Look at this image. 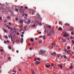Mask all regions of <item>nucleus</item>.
Segmentation results:
<instances>
[{"instance_id":"f257e3e1","label":"nucleus","mask_w":74,"mask_h":74,"mask_svg":"<svg viewBox=\"0 0 74 74\" xmlns=\"http://www.w3.org/2000/svg\"><path fill=\"white\" fill-rule=\"evenodd\" d=\"M56 45V43L55 42H53L52 44V45L55 46V47H58V45Z\"/></svg>"},{"instance_id":"f03ea898","label":"nucleus","mask_w":74,"mask_h":74,"mask_svg":"<svg viewBox=\"0 0 74 74\" xmlns=\"http://www.w3.org/2000/svg\"><path fill=\"white\" fill-rule=\"evenodd\" d=\"M35 23L34 24L32 25V27H35L36 26V25H36V23H38V21H35Z\"/></svg>"},{"instance_id":"7ed1b4c3","label":"nucleus","mask_w":74,"mask_h":74,"mask_svg":"<svg viewBox=\"0 0 74 74\" xmlns=\"http://www.w3.org/2000/svg\"><path fill=\"white\" fill-rule=\"evenodd\" d=\"M50 32L52 33V34L55 33V31L53 29H52L51 30L49 31Z\"/></svg>"},{"instance_id":"20e7f679","label":"nucleus","mask_w":74,"mask_h":74,"mask_svg":"<svg viewBox=\"0 0 74 74\" xmlns=\"http://www.w3.org/2000/svg\"><path fill=\"white\" fill-rule=\"evenodd\" d=\"M63 36L65 37H68V36H69V34H67L66 33H64V34L63 35Z\"/></svg>"},{"instance_id":"39448f33","label":"nucleus","mask_w":74,"mask_h":74,"mask_svg":"<svg viewBox=\"0 0 74 74\" xmlns=\"http://www.w3.org/2000/svg\"><path fill=\"white\" fill-rule=\"evenodd\" d=\"M41 43H42V41L41 40H39L38 42L37 43V44L40 45L41 44Z\"/></svg>"},{"instance_id":"423d86ee","label":"nucleus","mask_w":74,"mask_h":74,"mask_svg":"<svg viewBox=\"0 0 74 74\" xmlns=\"http://www.w3.org/2000/svg\"><path fill=\"white\" fill-rule=\"evenodd\" d=\"M44 51H43L42 50H40V54L42 55V54H43V53H44Z\"/></svg>"},{"instance_id":"0eeeda50","label":"nucleus","mask_w":74,"mask_h":74,"mask_svg":"<svg viewBox=\"0 0 74 74\" xmlns=\"http://www.w3.org/2000/svg\"><path fill=\"white\" fill-rule=\"evenodd\" d=\"M56 52H53V53H52L51 55H53V56H55L56 55Z\"/></svg>"},{"instance_id":"6e6552de","label":"nucleus","mask_w":74,"mask_h":74,"mask_svg":"<svg viewBox=\"0 0 74 74\" xmlns=\"http://www.w3.org/2000/svg\"><path fill=\"white\" fill-rule=\"evenodd\" d=\"M19 11H20V12H23V13H24V10H22V9L21 8L19 10Z\"/></svg>"},{"instance_id":"1a4fd4ad","label":"nucleus","mask_w":74,"mask_h":74,"mask_svg":"<svg viewBox=\"0 0 74 74\" xmlns=\"http://www.w3.org/2000/svg\"><path fill=\"white\" fill-rule=\"evenodd\" d=\"M20 23H21V24H22L23 23V21L22 20H20Z\"/></svg>"},{"instance_id":"9d476101","label":"nucleus","mask_w":74,"mask_h":74,"mask_svg":"<svg viewBox=\"0 0 74 74\" xmlns=\"http://www.w3.org/2000/svg\"><path fill=\"white\" fill-rule=\"evenodd\" d=\"M51 34H52V33L51 32H49L48 33V34H47V36H51Z\"/></svg>"},{"instance_id":"9b49d317","label":"nucleus","mask_w":74,"mask_h":74,"mask_svg":"<svg viewBox=\"0 0 74 74\" xmlns=\"http://www.w3.org/2000/svg\"><path fill=\"white\" fill-rule=\"evenodd\" d=\"M58 66H59V67L61 68V69H62V64H58Z\"/></svg>"},{"instance_id":"f8f14e48","label":"nucleus","mask_w":74,"mask_h":74,"mask_svg":"<svg viewBox=\"0 0 74 74\" xmlns=\"http://www.w3.org/2000/svg\"><path fill=\"white\" fill-rule=\"evenodd\" d=\"M8 36L9 38H11V39H12V34H10V35H9Z\"/></svg>"},{"instance_id":"ddd939ff","label":"nucleus","mask_w":74,"mask_h":74,"mask_svg":"<svg viewBox=\"0 0 74 74\" xmlns=\"http://www.w3.org/2000/svg\"><path fill=\"white\" fill-rule=\"evenodd\" d=\"M40 61H37V62H36V65H37L38 64H39L40 63Z\"/></svg>"},{"instance_id":"4468645a","label":"nucleus","mask_w":74,"mask_h":74,"mask_svg":"<svg viewBox=\"0 0 74 74\" xmlns=\"http://www.w3.org/2000/svg\"><path fill=\"white\" fill-rule=\"evenodd\" d=\"M64 25L65 26H66V25H67L68 26H70V24L68 23H66L64 24Z\"/></svg>"},{"instance_id":"2eb2a0df","label":"nucleus","mask_w":74,"mask_h":74,"mask_svg":"<svg viewBox=\"0 0 74 74\" xmlns=\"http://www.w3.org/2000/svg\"><path fill=\"white\" fill-rule=\"evenodd\" d=\"M30 20H29L28 22L27 23V24H30Z\"/></svg>"},{"instance_id":"dca6fc26","label":"nucleus","mask_w":74,"mask_h":74,"mask_svg":"<svg viewBox=\"0 0 74 74\" xmlns=\"http://www.w3.org/2000/svg\"><path fill=\"white\" fill-rule=\"evenodd\" d=\"M45 66L47 68H48V67H50L51 66V65H45Z\"/></svg>"},{"instance_id":"f3484780","label":"nucleus","mask_w":74,"mask_h":74,"mask_svg":"<svg viewBox=\"0 0 74 74\" xmlns=\"http://www.w3.org/2000/svg\"><path fill=\"white\" fill-rule=\"evenodd\" d=\"M23 38H21V43H22L23 42Z\"/></svg>"},{"instance_id":"a211bd4d","label":"nucleus","mask_w":74,"mask_h":74,"mask_svg":"<svg viewBox=\"0 0 74 74\" xmlns=\"http://www.w3.org/2000/svg\"><path fill=\"white\" fill-rule=\"evenodd\" d=\"M69 30V31H71V32H73V28H70Z\"/></svg>"},{"instance_id":"6ab92c4d","label":"nucleus","mask_w":74,"mask_h":74,"mask_svg":"<svg viewBox=\"0 0 74 74\" xmlns=\"http://www.w3.org/2000/svg\"><path fill=\"white\" fill-rule=\"evenodd\" d=\"M62 28L61 27H60L58 28V30H60V31H62Z\"/></svg>"},{"instance_id":"aec40b11","label":"nucleus","mask_w":74,"mask_h":74,"mask_svg":"<svg viewBox=\"0 0 74 74\" xmlns=\"http://www.w3.org/2000/svg\"><path fill=\"white\" fill-rule=\"evenodd\" d=\"M62 40H64L63 41V42H66V39H64L63 38H62Z\"/></svg>"},{"instance_id":"412c9836","label":"nucleus","mask_w":74,"mask_h":74,"mask_svg":"<svg viewBox=\"0 0 74 74\" xmlns=\"http://www.w3.org/2000/svg\"><path fill=\"white\" fill-rule=\"evenodd\" d=\"M8 48L9 49H11V46H8Z\"/></svg>"},{"instance_id":"4be33fe9","label":"nucleus","mask_w":74,"mask_h":74,"mask_svg":"<svg viewBox=\"0 0 74 74\" xmlns=\"http://www.w3.org/2000/svg\"><path fill=\"white\" fill-rule=\"evenodd\" d=\"M70 51L69 50L67 52V53H68V54H70Z\"/></svg>"},{"instance_id":"5701e85b","label":"nucleus","mask_w":74,"mask_h":74,"mask_svg":"<svg viewBox=\"0 0 74 74\" xmlns=\"http://www.w3.org/2000/svg\"><path fill=\"white\" fill-rule=\"evenodd\" d=\"M63 56H64V58H65V59H67V58L66 57V56L64 55Z\"/></svg>"},{"instance_id":"b1692460","label":"nucleus","mask_w":74,"mask_h":74,"mask_svg":"<svg viewBox=\"0 0 74 74\" xmlns=\"http://www.w3.org/2000/svg\"><path fill=\"white\" fill-rule=\"evenodd\" d=\"M32 74H35V72H34V70H32Z\"/></svg>"},{"instance_id":"393cba45","label":"nucleus","mask_w":74,"mask_h":74,"mask_svg":"<svg viewBox=\"0 0 74 74\" xmlns=\"http://www.w3.org/2000/svg\"><path fill=\"white\" fill-rule=\"evenodd\" d=\"M23 21L24 22H25V23H26V24H27V22H26V21H25V20H23Z\"/></svg>"},{"instance_id":"a878e982","label":"nucleus","mask_w":74,"mask_h":74,"mask_svg":"<svg viewBox=\"0 0 74 74\" xmlns=\"http://www.w3.org/2000/svg\"><path fill=\"white\" fill-rule=\"evenodd\" d=\"M72 44H74V41L73 40H72Z\"/></svg>"},{"instance_id":"bb28decb","label":"nucleus","mask_w":74,"mask_h":74,"mask_svg":"<svg viewBox=\"0 0 74 74\" xmlns=\"http://www.w3.org/2000/svg\"><path fill=\"white\" fill-rule=\"evenodd\" d=\"M4 22H5V23H6V22H7V20H4Z\"/></svg>"},{"instance_id":"cd10ccee","label":"nucleus","mask_w":74,"mask_h":74,"mask_svg":"<svg viewBox=\"0 0 74 74\" xmlns=\"http://www.w3.org/2000/svg\"><path fill=\"white\" fill-rule=\"evenodd\" d=\"M16 21H18V20H19V19H18V18H16Z\"/></svg>"},{"instance_id":"c85d7f7f","label":"nucleus","mask_w":74,"mask_h":74,"mask_svg":"<svg viewBox=\"0 0 74 74\" xmlns=\"http://www.w3.org/2000/svg\"><path fill=\"white\" fill-rule=\"evenodd\" d=\"M16 11H18V9H15Z\"/></svg>"},{"instance_id":"c756f323","label":"nucleus","mask_w":74,"mask_h":74,"mask_svg":"<svg viewBox=\"0 0 74 74\" xmlns=\"http://www.w3.org/2000/svg\"><path fill=\"white\" fill-rule=\"evenodd\" d=\"M30 41L32 42V41H33V39H30Z\"/></svg>"},{"instance_id":"7c9ffc66","label":"nucleus","mask_w":74,"mask_h":74,"mask_svg":"<svg viewBox=\"0 0 74 74\" xmlns=\"http://www.w3.org/2000/svg\"><path fill=\"white\" fill-rule=\"evenodd\" d=\"M25 9H27L28 8V7L27 6H25Z\"/></svg>"},{"instance_id":"2f4dec72","label":"nucleus","mask_w":74,"mask_h":74,"mask_svg":"<svg viewBox=\"0 0 74 74\" xmlns=\"http://www.w3.org/2000/svg\"><path fill=\"white\" fill-rule=\"evenodd\" d=\"M2 17H0V21H2Z\"/></svg>"},{"instance_id":"473e14b6","label":"nucleus","mask_w":74,"mask_h":74,"mask_svg":"<svg viewBox=\"0 0 74 74\" xmlns=\"http://www.w3.org/2000/svg\"><path fill=\"white\" fill-rule=\"evenodd\" d=\"M71 35H74V33H73V32H71Z\"/></svg>"},{"instance_id":"72a5a7b5","label":"nucleus","mask_w":74,"mask_h":74,"mask_svg":"<svg viewBox=\"0 0 74 74\" xmlns=\"http://www.w3.org/2000/svg\"><path fill=\"white\" fill-rule=\"evenodd\" d=\"M51 66H52V67H53V65H54V64H51Z\"/></svg>"},{"instance_id":"f704fd0d","label":"nucleus","mask_w":74,"mask_h":74,"mask_svg":"<svg viewBox=\"0 0 74 74\" xmlns=\"http://www.w3.org/2000/svg\"><path fill=\"white\" fill-rule=\"evenodd\" d=\"M65 52H66L67 53V52H68V51L67 50V49H65Z\"/></svg>"},{"instance_id":"c9c22d12","label":"nucleus","mask_w":74,"mask_h":74,"mask_svg":"<svg viewBox=\"0 0 74 74\" xmlns=\"http://www.w3.org/2000/svg\"><path fill=\"white\" fill-rule=\"evenodd\" d=\"M71 52H72V54L71 55V56H72L73 55V54H74V52L72 51Z\"/></svg>"},{"instance_id":"e433bc0d","label":"nucleus","mask_w":74,"mask_h":74,"mask_svg":"<svg viewBox=\"0 0 74 74\" xmlns=\"http://www.w3.org/2000/svg\"><path fill=\"white\" fill-rule=\"evenodd\" d=\"M0 51H1V52H3V49L0 50Z\"/></svg>"},{"instance_id":"4c0bfd02","label":"nucleus","mask_w":74,"mask_h":74,"mask_svg":"<svg viewBox=\"0 0 74 74\" xmlns=\"http://www.w3.org/2000/svg\"><path fill=\"white\" fill-rule=\"evenodd\" d=\"M68 49H70V47L69 46L68 48Z\"/></svg>"},{"instance_id":"58836bf2","label":"nucleus","mask_w":74,"mask_h":74,"mask_svg":"<svg viewBox=\"0 0 74 74\" xmlns=\"http://www.w3.org/2000/svg\"><path fill=\"white\" fill-rule=\"evenodd\" d=\"M72 67H73V66H71L70 67V68L71 69H72Z\"/></svg>"},{"instance_id":"ea45409f","label":"nucleus","mask_w":74,"mask_h":74,"mask_svg":"<svg viewBox=\"0 0 74 74\" xmlns=\"http://www.w3.org/2000/svg\"><path fill=\"white\" fill-rule=\"evenodd\" d=\"M4 43H5V44H7V42H6V41H4Z\"/></svg>"},{"instance_id":"a19ab883","label":"nucleus","mask_w":74,"mask_h":74,"mask_svg":"<svg viewBox=\"0 0 74 74\" xmlns=\"http://www.w3.org/2000/svg\"><path fill=\"white\" fill-rule=\"evenodd\" d=\"M37 59L38 60L40 61V58H37Z\"/></svg>"},{"instance_id":"79ce46f5","label":"nucleus","mask_w":74,"mask_h":74,"mask_svg":"<svg viewBox=\"0 0 74 74\" xmlns=\"http://www.w3.org/2000/svg\"><path fill=\"white\" fill-rule=\"evenodd\" d=\"M61 23H62V22H60V21L59 22V24H60V25H61Z\"/></svg>"},{"instance_id":"37998d69","label":"nucleus","mask_w":74,"mask_h":74,"mask_svg":"<svg viewBox=\"0 0 74 74\" xmlns=\"http://www.w3.org/2000/svg\"><path fill=\"white\" fill-rule=\"evenodd\" d=\"M19 32H18L17 33V35H19Z\"/></svg>"},{"instance_id":"c03bdc74","label":"nucleus","mask_w":74,"mask_h":74,"mask_svg":"<svg viewBox=\"0 0 74 74\" xmlns=\"http://www.w3.org/2000/svg\"><path fill=\"white\" fill-rule=\"evenodd\" d=\"M5 38H8V37L7 36H5Z\"/></svg>"},{"instance_id":"a18cd8bd","label":"nucleus","mask_w":74,"mask_h":74,"mask_svg":"<svg viewBox=\"0 0 74 74\" xmlns=\"http://www.w3.org/2000/svg\"><path fill=\"white\" fill-rule=\"evenodd\" d=\"M49 29H51V26H50V25H49Z\"/></svg>"},{"instance_id":"49530a36","label":"nucleus","mask_w":74,"mask_h":74,"mask_svg":"<svg viewBox=\"0 0 74 74\" xmlns=\"http://www.w3.org/2000/svg\"><path fill=\"white\" fill-rule=\"evenodd\" d=\"M21 36L22 37H23V35H21Z\"/></svg>"},{"instance_id":"de8ad7c7","label":"nucleus","mask_w":74,"mask_h":74,"mask_svg":"<svg viewBox=\"0 0 74 74\" xmlns=\"http://www.w3.org/2000/svg\"><path fill=\"white\" fill-rule=\"evenodd\" d=\"M7 18H8V19H10V16H8V17H7Z\"/></svg>"},{"instance_id":"09e8293b","label":"nucleus","mask_w":74,"mask_h":74,"mask_svg":"<svg viewBox=\"0 0 74 74\" xmlns=\"http://www.w3.org/2000/svg\"><path fill=\"white\" fill-rule=\"evenodd\" d=\"M16 51L17 53H18V52H19V51L18 50H17Z\"/></svg>"},{"instance_id":"8fccbe9b","label":"nucleus","mask_w":74,"mask_h":74,"mask_svg":"<svg viewBox=\"0 0 74 74\" xmlns=\"http://www.w3.org/2000/svg\"><path fill=\"white\" fill-rule=\"evenodd\" d=\"M37 60V58H35V61H36Z\"/></svg>"},{"instance_id":"3c124183","label":"nucleus","mask_w":74,"mask_h":74,"mask_svg":"<svg viewBox=\"0 0 74 74\" xmlns=\"http://www.w3.org/2000/svg\"><path fill=\"white\" fill-rule=\"evenodd\" d=\"M34 12H32V15H34Z\"/></svg>"},{"instance_id":"603ef678","label":"nucleus","mask_w":74,"mask_h":74,"mask_svg":"<svg viewBox=\"0 0 74 74\" xmlns=\"http://www.w3.org/2000/svg\"><path fill=\"white\" fill-rule=\"evenodd\" d=\"M39 34H41V32H39Z\"/></svg>"},{"instance_id":"864d4df0","label":"nucleus","mask_w":74,"mask_h":74,"mask_svg":"<svg viewBox=\"0 0 74 74\" xmlns=\"http://www.w3.org/2000/svg\"><path fill=\"white\" fill-rule=\"evenodd\" d=\"M25 16H27V15L26 14H25Z\"/></svg>"},{"instance_id":"5fc2aeb1","label":"nucleus","mask_w":74,"mask_h":74,"mask_svg":"<svg viewBox=\"0 0 74 74\" xmlns=\"http://www.w3.org/2000/svg\"><path fill=\"white\" fill-rule=\"evenodd\" d=\"M18 70L20 71H21V69H19Z\"/></svg>"},{"instance_id":"6e6d98bb","label":"nucleus","mask_w":74,"mask_h":74,"mask_svg":"<svg viewBox=\"0 0 74 74\" xmlns=\"http://www.w3.org/2000/svg\"><path fill=\"white\" fill-rule=\"evenodd\" d=\"M7 42H8H8H9V40H7Z\"/></svg>"},{"instance_id":"4d7b16f0","label":"nucleus","mask_w":74,"mask_h":74,"mask_svg":"<svg viewBox=\"0 0 74 74\" xmlns=\"http://www.w3.org/2000/svg\"><path fill=\"white\" fill-rule=\"evenodd\" d=\"M9 27V26H8V25H6V27Z\"/></svg>"},{"instance_id":"13d9d810","label":"nucleus","mask_w":74,"mask_h":74,"mask_svg":"<svg viewBox=\"0 0 74 74\" xmlns=\"http://www.w3.org/2000/svg\"><path fill=\"white\" fill-rule=\"evenodd\" d=\"M8 59H11V58L9 57V58H8Z\"/></svg>"},{"instance_id":"bf43d9fd","label":"nucleus","mask_w":74,"mask_h":74,"mask_svg":"<svg viewBox=\"0 0 74 74\" xmlns=\"http://www.w3.org/2000/svg\"><path fill=\"white\" fill-rule=\"evenodd\" d=\"M73 38V37H71V38H71V39H72Z\"/></svg>"},{"instance_id":"052dcab7","label":"nucleus","mask_w":74,"mask_h":74,"mask_svg":"<svg viewBox=\"0 0 74 74\" xmlns=\"http://www.w3.org/2000/svg\"><path fill=\"white\" fill-rule=\"evenodd\" d=\"M10 29L11 30H12V28H10Z\"/></svg>"},{"instance_id":"680f3d73","label":"nucleus","mask_w":74,"mask_h":74,"mask_svg":"<svg viewBox=\"0 0 74 74\" xmlns=\"http://www.w3.org/2000/svg\"><path fill=\"white\" fill-rule=\"evenodd\" d=\"M29 49H30V50H32V48L30 47L29 48Z\"/></svg>"},{"instance_id":"e2e57ef3","label":"nucleus","mask_w":74,"mask_h":74,"mask_svg":"<svg viewBox=\"0 0 74 74\" xmlns=\"http://www.w3.org/2000/svg\"><path fill=\"white\" fill-rule=\"evenodd\" d=\"M16 41H17V42H19V40H16Z\"/></svg>"},{"instance_id":"0e129e2a","label":"nucleus","mask_w":74,"mask_h":74,"mask_svg":"<svg viewBox=\"0 0 74 74\" xmlns=\"http://www.w3.org/2000/svg\"><path fill=\"white\" fill-rule=\"evenodd\" d=\"M12 51H14V49H12Z\"/></svg>"},{"instance_id":"69168bd1","label":"nucleus","mask_w":74,"mask_h":74,"mask_svg":"<svg viewBox=\"0 0 74 74\" xmlns=\"http://www.w3.org/2000/svg\"><path fill=\"white\" fill-rule=\"evenodd\" d=\"M67 39H68V40H70V38H67Z\"/></svg>"},{"instance_id":"338daca9","label":"nucleus","mask_w":74,"mask_h":74,"mask_svg":"<svg viewBox=\"0 0 74 74\" xmlns=\"http://www.w3.org/2000/svg\"><path fill=\"white\" fill-rule=\"evenodd\" d=\"M22 34H24V32H22Z\"/></svg>"},{"instance_id":"774afa93","label":"nucleus","mask_w":74,"mask_h":74,"mask_svg":"<svg viewBox=\"0 0 74 74\" xmlns=\"http://www.w3.org/2000/svg\"><path fill=\"white\" fill-rule=\"evenodd\" d=\"M58 58H59V55H58Z\"/></svg>"}]
</instances>
